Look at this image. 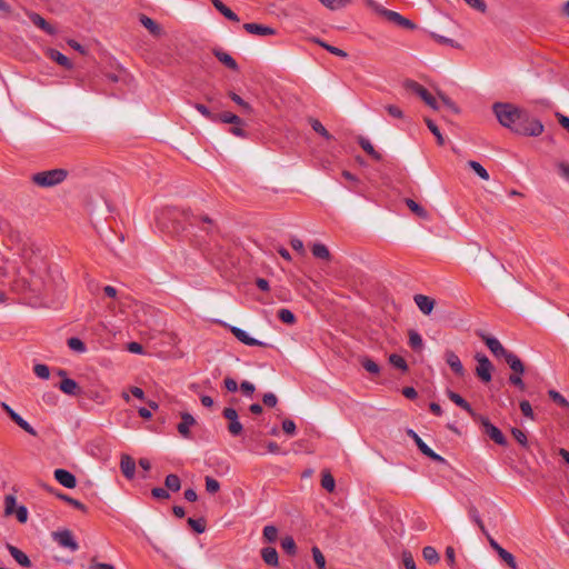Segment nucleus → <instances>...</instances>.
Segmentation results:
<instances>
[{"label":"nucleus","instance_id":"nucleus-1","mask_svg":"<svg viewBox=\"0 0 569 569\" xmlns=\"http://www.w3.org/2000/svg\"><path fill=\"white\" fill-rule=\"evenodd\" d=\"M499 123L515 133L538 137L543 132V124L529 116V113L512 103L496 102L492 106Z\"/></svg>","mask_w":569,"mask_h":569},{"label":"nucleus","instance_id":"nucleus-2","mask_svg":"<svg viewBox=\"0 0 569 569\" xmlns=\"http://www.w3.org/2000/svg\"><path fill=\"white\" fill-rule=\"evenodd\" d=\"M477 335L486 343L493 356L502 357L506 360L512 371L517 373L525 372V366L519 357L513 352L508 351L497 338L490 337L482 332H478Z\"/></svg>","mask_w":569,"mask_h":569},{"label":"nucleus","instance_id":"nucleus-3","mask_svg":"<svg viewBox=\"0 0 569 569\" xmlns=\"http://www.w3.org/2000/svg\"><path fill=\"white\" fill-rule=\"evenodd\" d=\"M98 76V80L93 81V84L97 86L99 82H102V88H97L104 93H109L111 96H117L118 92L122 91L123 87H127L131 77L130 73H96Z\"/></svg>","mask_w":569,"mask_h":569},{"label":"nucleus","instance_id":"nucleus-4","mask_svg":"<svg viewBox=\"0 0 569 569\" xmlns=\"http://www.w3.org/2000/svg\"><path fill=\"white\" fill-rule=\"evenodd\" d=\"M363 1L369 9H371L373 12H376L380 17L385 18L387 21H389L400 28H403V29H409V30L416 29V24L412 21H410L409 19H407L406 17L401 16L400 13H398L396 11L386 9L378 1H376V0H363Z\"/></svg>","mask_w":569,"mask_h":569},{"label":"nucleus","instance_id":"nucleus-5","mask_svg":"<svg viewBox=\"0 0 569 569\" xmlns=\"http://www.w3.org/2000/svg\"><path fill=\"white\" fill-rule=\"evenodd\" d=\"M68 177V171L64 169H51L40 171L31 177V181L41 188H51L62 183Z\"/></svg>","mask_w":569,"mask_h":569},{"label":"nucleus","instance_id":"nucleus-6","mask_svg":"<svg viewBox=\"0 0 569 569\" xmlns=\"http://www.w3.org/2000/svg\"><path fill=\"white\" fill-rule=\"evenodd\" d=\"M473 421L479 423L482 427L483 432L497 445L507 446V439L503 433L500 429L493 426L487 417L478 413Z\"/></svg>","mask_w":569,"mask_h":569},{"label":"nucleus","instance_id":"nucleus-7","mask_svg":"<svg viewBox=\"0 0 569 569\" xmlns=\"http://www.w3.org/2000/svg\"><path fill=\"white\" fill-rule=\"evenodd\" d=\"M475 359L477 360L476 375L482 382L491 381V372L493 366L487 356L477 353Z\"/></svg>","mask_w":569,"mask_h":569},{"label":"nucleus","instance_id":"nucleus-8","mask_svg":"<svg viewBox=\"0 0 569 569\" xmlns=\"http://www.w3.org/2000/svg\"><path fill=\"white\" fill-rule=\"evenodd\" d=\"M222 416L229 420L228 431L231 436L237 437L243 431L242 423L238 420V412L236 409L228 407L222 411Z\"/></svg>","mask_w":569,"mask_h":569},{"label":"nucleus","instance_id":"nucleus-9","mask_svg":"<svg viewBox=\"0 0 569 569\" xmlns=\"http://www.w3.org/2000/svg\"><path fill=\"white\" fill-rule=\"evenodd\" d=\"M181 214L183 216L184 220L191 226H198L200 223H204L206 227H203V230L207 233H210L214 229V223H213L212 219L207 214L196 216L189 210H183L181 212Z\"/></svg>","mask_w":569,"mask_h":569},{"label":"nucleus","instance_id":"nucleus-10","mask_svg":"<svg viewBox=\"0 0 569 569\" xmlns=\"http://www.w3.org/2000/svg\"><path fill=\"white\" fill-rule=\"evenodd\" d=\"M53 539L61 547L68 548L71 551H76L79 548V545L74 540L72 532L70 530H62V531L53 532Z\"/></svg>","mask_w":569,"mask_h":569},{"label":"nucleus","instance_id":"nucleus-11","mask_svg":"<svg viewBox=\"0 0 569 569\" xmlns=\"http://www.w3.org/2000/svg\"><path fill=\"white\" fill-rule=\"evenodd\" d=\"M26 14L28 16V18L31 20V22L36 27H38L46 33L51 34V36L57 33V29L53 26H51L49 22H47L39 13L27 10Z\"/></svg>","mask_w":569,"mask_h":569},{"label":"nucleus","instance_id":"nucleus-12","mask_svg":"<svg viewBox=\"0 0 569 569\" xmlns=\"http://www.w3.org/2000/svg\"><path fill=\"white\" fill-rule=\"evenodd\" d=\"M54 478L60 485L68 489H72L77 486L76 477L66 469H56Z\"/></svg>","mask_w":569,"mask_h":569},{"label":"nucleus","instance_id":"nucleus-13","mask_svg":"<svg viewBox=\"0 0 569 569\" xmlns=\"http://www.w3.org/2000/svg\"><path fill=\"white\" fill-rule=\"evenodd\" d=\"M447 396L455 405L467 411L468 415L472 418V420L476 418L478 413L471 408L470 403L466 401L459 393L448 389Z\"/></svg>","mask_w":569,"mask_h":569},{"label":"nucleus","instance_id":"nucleus-14","mask_svg":"<svg viewBox=\"0 0 569 569\" xmlns=\"http://www.w3.org/2000/svg\"><path fill=\"white\" fill-rule=\"evenodd\" d=\"M230 331L239 341H241L242 343H244L247 346H251V347L252 346H260V347L267 346V343L259 341L254 338H251L244 330H242L238 327H231Z\"/></svg>","mask_w":569,"mask_h":569},{"label":"nucleus","instance_id":"nucleus-15","mask_svg":"<svg viewBox=\"0 0 569 569\" xmlns=\"http://www.w3.org/2000/svg\"><path fill=\"white\" fill-rule=\"evenodd\" d=\"M413 300L417 305V307L419 308V310L423 313V315H430L435 308V305H436V301L435 299L428 297V296H425V295H416L413 297Z\"/></svg>","mask_w":569,"mask_h":569},{"label":"nucleus","instance_id":"nucleus-16","mask_svg":"<svg viewBox=\"0 0 569 569\" xmlns=\"http://www.w3.org/2000/svg\"><path fill=\"white\" fill-rule=\"evenodd\" d=\"M445 359L451 370L462 377L465 375V368L459 359V357L451 350H447L445 353Z\"/></svg>","mask_w":569,"mask_h":569},{"label":"nucleus","instance_id":"nucleus-17","mask_svg":"<svg viewBox=\"0 0 569 569\" xmlns=\"http://www.w3.org/2000/svg\"><path fill=\"white\" fill-rule=\"evenodd\" d=\"M120 469H121L122 475L127 479H133L134 473H136L134 460L129 455L123 453L121 456V460H120Z\"/></svg>","mask_w":569,"mask_h":569},{"label":"nucleus","instance_id":"nucleus-18","mask_svg":"<svg viewBox=\"0 0 569 569\" xmlns=\"http://www.w3.org/2000/svg\"><path fill=\"white\" fill-rule=\"evenodd\" d=\"M243 29L251 34H257L260 37L273 36L276 33L273 28L258 23H244Z\"/></svg>","mask_w":569,"mask_h":569},{"label":"nucleus","instance_id":"nucleus-19","mask_svg":"<svg viewBox=\"0 0 569 569\" xmlns=\"http://www.w3.org/2000/svg\"><path fill=\"white\" fill-rule=\"evenodd\" d=\"M196 423V419L188 412L181 413V422L177 426L178 432L184 437H190V427Z\"/></svg>","mask_w":569,"mask_h":569},{"label":"nucleus","instance_id":"nucleus-20","mask_svg":"<svg viewBox=\"0 0 569 569\" xmlns=\"http://www.w3.org/2000/svg\"><path fill=\"white\" fill-rule=\"evenodd\" d=\"M7 549L9 551V553L11 555V557L22 567L24 568H30L32 566L31 563V560L29 559V557L23 552L21 551L19 548L12 546V545H7Z\"/></svg>","mask_w":569,"mask_h":569},{"label":"nucleus","instance_id":"nucleus-21","mask_svg":"<svg viewBox=\"0 0 569 569\" xmlns=\"http://www.w3.org/2000/svg\"><path fill=\"white\" fill-rule=\"evenodd\" d=\"M403 88L407 91H410L412 93H416L419 96L423 101L430 96V92L421 84L413 80H406L403 82Z\"/></svg>","mask_w":569,"mask_h":569},{"label":"nucleus","instance_id":"nucleus-22","mask_svg":"<svg viewBox=\"0 0 569 569\" xmlns=\"http://www.w3.org/2000/svg\"><path fill=\"white\" fill-rule=\"evenodd\" d=\"M60 390L70 396H77L80 393L79 385L70 378H63L59 385Z\"/></svg>","mask_w":569,"mask_h":569},{"label":"nucleus","instance_id":"nucleus-23","mask_svg":"<svg viewBox=\"0 0 569 569\" xmlns=\"http://www.w3.org/2000/svg\"><path fill=\"white\" fill-rule=\"evenodd\" d=\"M213 7L227 19L239 22V17L230 10L221 0H210Z\"/></svg>","mask_w":569,"mask_h":569},{"label":"nucleus","instance_id":"nucleus-24","mask_svg":"<svg viewBox=\"0 0 569 569\" xmlns=\"http://www.w3.org/2000/svg\"><path fill=\"white\" fill-rule=\"evenodd\" d=\"M359 146L375 160L380 161L382 159L381 153H379L372 146V143L365 137H358Z\"/></svg>","mask_w":569,"mask_h":569},{"label":"nucleus","instance_id":"nucleus-25","mask_svg":"<svg viewBox=\"0 0 569 569\" xmlns=\"http://www.w3.org/2000/svg\"><path fill=\"white\" fill-rule=\"evenodd\" d=\"M216 58L228 69H238V64L236 60L226 51L220 49H216L214 51Z\"/></svg>","mask_w":569,"mask_h":569},{"label":"nucleus","instance_id":"nucleus-26","mask_svg":"<svg viewBox=\"0 0 569 569\" xmlns=\"http://www.w3.org/2000/svg\"><path fill=\"white\" fill-rule=\"evenodd\" d=\"M141 24L153 36L159 37L162 33L161 27L147 16L140 17Z\"/></svg>","mask_w":569,"mask_h":569},{"label":"nucleus","instance_id":"nucleus-27","mask_svg":"<svg viewBox=\"0 0 569 569\" xmlns=\"http://www.w3.org/2000/svg\"><path fill=\"white\" fill-rule=\"evenodd\" d=\"M261 557H262L263 561L269 566L277 567L279 563L278 552L274 548H271V547L263 548L261 550Z\"/></svg>","mask_w":569,"mask_h":569},{"label":"nucleus","instance_id":"nucleus-28","mask_svg":"<svg viewBox=\"0 0 569 569\" xmlns=\"http://www.w3.org/2000/svg\"><path fill=\"white\" fill-rule=\"evenodd\" d=\"M48 57L51 60L56 61L62 68H67V69L72 68V64H71L69 58H67L64 54H62L61 52H59L54 49L48 50Z\"/></svg>","mask_w":569,"mask_h":569},{"label":"nucleus","instance_id":"nucleus-29","mask_svg":"<svg viewBox=\"0 0 569 569\" xmlns=\"http://www.w3.org/2000/svg\"><path fill=\"white\" fill-rule=\"evenodd\" d=\"M406 204L410 209V211L412 213H415L417 217H419L423 220L429 219L428 211L423 207H421L419 203H417L415 200L408 198V199H406Z\"/></svg>","mask_w":569,"mask_h":569},{"label":"nucleus","instance_id":"nucleus-30","mask_svg":"<svg viewBox=\"0 0 569 569\" xmlns=\"http://www.w3.org/2000/svg\"><path fill=\"white\" fill-rule=\"evenodd\" d=\"M217 117H218V121L223 122V123L238 124V126L243 124V121L239 116L231 113L229 111L217 113Z\"/></svg>","mask_w":569,"mask_h":569},{"label":"nucleus","instance_id":"nucleus-31","mask_svg":"<svg viewBox=\"0 0 569 569\" xmlns=\"http://www.w3.org/2000/svg\"><path fill=\"white\" fill-rule=\"evenodd\" d=\"M359 362L362 366V368L368 371L371 375H379L380 373V367L378 363H376L372 359L369 357H360Z\"/></svg>","mask_w":569,"mask_h":569},{"label":"nucleus","instance_id":"nucleus-32","mask_svg":"<svg viewBox=\"0 0 569 569\" xmlns=\"http://www.w3.org/2000/svg\"><path fill=\"white\" fill-rule=\"evenodd\" d=\"M312 254L322 260H330L331 253L329 249L322 243H315L311 248Z\"/></svg>","mask_w":569,"mask_h":569},{"label":"nucleus","instance_id":"nucleus-33","mask_svg":"<svg viewBox=\"0 0 569 569\" xmlns=\"http://www.w3.org/2000/svg\"><path fill=\"white\" fill-rule=\"evenodd\" d=\"M164 486L168 491L170 490V491L177 492L181 488L180 478L174 473H170L166 477Z\"/></svg>","mask_w":569,"mask_h":569},{"label":"nucleus","instance_id":"nucleus-34","mask_svg":"<svg viewBox=\"0 0 569 569\" xmlns=\"http://www.w3.org/2000/svg\"><path fill=\"white\" fill-rule=\"evenodd\" d=\"M422 556L423 559L430 565L437 563L440 559L437 550L431 546H427L422 549Z\"/></svg>","mask_w":569,"mask_h":569},{"label":"nucleus","instance_id":"nucleus-35","mask_svg":"<svg viewBox=\"0 0 569 569\" xmlns=\"http://www.w3.org/2000/svg\"><path fill=\"white\" fill-rule=\"evenodd\" d=\"M309 123H310L311 128L318 134H320L321 137H323L327 140H331L332 139V136L329 133V131L322 126V123L318 119L311 118L309 120Z\"/></svg>","mask_w":569,"mask_h":569},{"label":"nucleus","instance_id":"nucleus-36","mask_svg":"<svg viewBox=\"0 0 569 569\" xmlns=\"http://www.w3.org/2000/svg\"><path fill=\"white\" fill-rule=\"evenodd\" d=\"M409 346L416 350V351H421L422 348H423V341H422V338L421 336L415 331V330H410L409 331Z\"/></svg>","mask_w":569,"mask_h":569},{"label":"nucleus","instance_id":"nucleus-37","mask_svg":"<svg viewBox=\"0 0 569 569\" xmlns=\"http://www.w3.org/2000/svg\"><path fill=\"white\" fill-rule=\"evenodd\" d=\"M11 420L29 435L34 437L38 435L34 428L28 421H26L20 415L17 413Z\"/></svg>","mask_w":569,"mask_h":569},{"label":"nucleus","instance_id":"nucleus-38","mask_svg":"<svg viewBox=\"0 0 569 569\" xmlns=\"http://www.w3.org/2000/svg\"><path fill=\"white\" fill-rule=\"evenodd\" d=\"M321 486L329 492H332L336 488V481L333 476L329 471H323L321 477Z\"/></svg>","mask_w":569,"mask_h":569},{"label":"nucleus","instance_id":"nucleus-39","mask_svg":"<svg viewBox=\"0 0 569 569\" xmlns=\"http://www.w3.org/2000/svg\"><path fill=\"white\" fill-rule=\"evenodd\" d=\"M57 497L82 512L88 511V508L81 501H79L72 497H69L68 495L59 493Z\"/></svg>","mask_w":569,"mask_h":569},{"label":"nucleus","instance_id":"nucleus-40","mask_svg":"<svg viewBox=\"0 0 569 569\" xmlns=\"http://www.w3.org/2000/svg\"><path fill=\"white\" fill-rule=\"evenodd\" d=\"M425 122L428 127V129L433 133V136L436 137L437 139V143L439 146H443L445 144V138L441 134L439 128L437 127V124L431 120V119H428L426 118L425 119Z\"/></svg>","mask_w":569,"mask_h":569},{"label":"nucleus","instance_id":"nucleus-41","mask_svg":"<svg viewBox=\"0 0 569 569\" xmlns=\"http://www.w3.org/2000/svg\"><path fill=\"white\" fill-rule=\"evenodd\" d=\"M470 519L479 527L482 533H486V527L480 518L479 511L475 506H470L468 509Z\"/></svg>","mask_w":569,"mask_h":569},{"label":"nucleus","instance_id":"nucleus-42","mask_svg":"<svg viewBox=\"0 0 569 569\" xmlns=\"http://www.w3.org/2000/svg\"><path fill=\"white\" fill-rule=\"evenodd\" d=\"M326 8L330 10H339L347 7L350 0H319Z\"/></svg>","mask_w":569,"mask_h":569},{"label":"nucleus","instance_id":"nucleus-43","mask_svg":"<svg viewBox=\"0 0 569 569\" xmlns=\"http://www.w3.org/2000/svg\"><path fill=\"white\" fill-rule=\"evenodd\" d=\"M548 396L558 406L569 409V401L560 392H558L556 390H549Z\"/></svg>","mask_w":569,"mask_h":569},{"label":"nucleus","instance_id":"nucleus-44","mask_svg":"<svg viewBox=\"0 0 569 569\" xmlns=\"http://www.w3.org/2000/svg\"><path fill=\"white\" fill-rule=\"evenodd\" d=\"M281 548L288 555H295L297 551V546L292 537L287 536L281 539Z\"/></svg>","mask_w":569,"mask_h":569},{"label":"nucleus","instance_id":"nucleus-45","mask_svg":"<svg viewBox=\"0 0 569 569\" xmlns=\"http://www.w3.org/2000/svg\"><path fill=\"white\" fill-rule=\"evenodd\" d=\"M497 553L511 569H518L516 559L512 553L503 548H501Z\"/></svg>","mask_w":569,"mask_h":569},{"label":"nucleus","instance_id":"nucleus-46","mask_svg":"<svg viewBox=\"0 0 569 569\" xmlns=\"http://www.w3.org/2000/svg\"><path fill=\"white\" fill-rule=\"evenodd\" d=\"M67 345L71 350H73L76 352L82 353L87 350L84 342L81 339L76 338V337L69 338L67 340Z\"/></svg>","mask_w":569,"mask_h":569},{"label":"nucleus","instance_id":"nucleus-47","mask_svg":"<svg viewBox=\"0 0 569 569\" xmlns=\"http://www.w3.org/2000/svg\"><path fill=\"white\" fill-rule=\"evenodd\" d=\"M389 362L393 367L400 369L401 371H407L408 370V365H407L406 360L401 356H399L397 353H392V355L389 356Z\"/></svg>","mask_w":569,"mask_h":569},{"label":"nucleus","instance_id":"nucleus-48","mask_svg":"<svg viewBox=\"0 0 569 569\" xmlns=\"http://www.w3.org/2000/svg\"><path fill=\"white\" fill-rule=\"evenodd\" d=\"M468 166L483 180H489L488 171L477 161H468Z\"/></svg>","mask_w":569,"mask_h":569},{"label":"nucleus","instance_id":"nucleus-49","mask_svg":"<svg viewBox=\"0 0 569 569\" xmlns=\"http://www.w3.org/2000/svg\"><path fill=\"white\" fill-rule=\"evenodd\" d=\"M315 563L319 569H326V558L318 547L311 549Z\"/></svg>","mask_w":569,"mask_h":569},{"label":"nucleus","instance_id":"nucleus-50","mask_svg":"<svg viewBox=\"0 0 569 569\" xmlns=\"http://www.w3.org/2000/svg\"><path fill=\"white\" fill-rule=\"evenodd\" d=\"M407 435L415 441V443L423 455L429 450V447L412 429H408Z\"/></svg>","mask_w":569,"mask_h":569},{"label":"nucleus","instance_id":"nucleus-51","mask_svg":"<svg viewBox=\"0 0 569 569\" xmlns=\"http://www.w3.org/2000/svg\"><path fill=\"white\" fill-rule=\"evenodd\" d=\"M188 525L197 533H202L206 530V520L203 518H199V519L189 518Z\"/></svg>","mask_w":569,"mask_h":569},{"label":"nucleus","instance_id":"nucleus-52","mask_svg":"<svg viewBox=\"0 0 569 569\" xmlns=\"http://www.w3.org/2000/svg\"><path fill=\"white\" fill-rule=\"evenodd\" d=\"M204 482H206V490L209 493L214 495V493H217L220 490V483L214 478H212L210 476H207L204 478Z\"/></svg>","mask_w":569,"mask_h":569},{"label":"nucleus","instance_id":"nucleus-53","mask_svg":"<svg viewBox=\"0 0 569 569\" xmlns=\"http://www.w3.org/2000/svg\"><path fill=\"white\" fill-rule=\"evenodd\" d=\"M278 318L284 322V323H288V325H292L295 323L296 321V317L295 315L289 310V309H280L278 311Z\"/></svg>","mask_w":569,"mask_h":569},{"label":"nucleus","instance_id":"nucleus-54","mask_svg":"<svg viewBox=\"0 0 569 569\" xmlns=\"http://www.w3.org/2000/svg\"><path fill=\"white\" fill-rule=\"evenodd\" d=\"M278 537V529L274 526H266L263 528V538L269 541L273 542L277 540Z\"/></svg>","mask_w":569,"mask_h":569},{"label":"nucleus","instance_id":"nucleus-55","mask_svg":"<svg viewBox=\"0 0 569 569\" xmlns=\"http://www.w3.org/2000/svg\"><path fill=\"white\" fill-rule=\"evenodd\" d=\"M402 562L406 569H417L413 556L410 551H402Z\"/></svg>","mask_w":569,"mask_h":569},{"label":"nucleus","instance_id":"nucleus-56","mask_svg":"<svg viewBox=\"0 0 569 569\" xmlns=\"http://www.w3.org/2000/svg\"><path fill=\"white\" fill-rule=\"evenodd\" d=\"M33 372L41 379H48L50 376L49 367L42 363H38L33 367Z\"/></svg>","mask_w":569,"mask_h":569},{"label":"nucleus","instance_id":"nucleus-57","mask_svg":"<svg viewBox=\"0 0 569 569\" xmlns=\"http://www.w3.org/2000/svg\"><path fill=\"white\" fill-rule=\"evenodd\" d=\"M229 97L231 98V100L233 102H236L239 107L242 108V110L244 112H250L251 111V107L248 102H246L240 96H238L237 93L234 92H230L229 93Z\"/></svg>","mask_w":569,"mask_h":569},{"label":"nucleus","instance_id":"nucleus-58","mask_svg":"<svg viewBox=\"0 0 569 569\" xmlns=\"http://www.w3.org/2000/svg\"><path fill=\"white\" fill-rule=\"evenodd\" d=\"M511 433L513 436V438L525 448H527L528 446V440H527V436L526 433L518 429V428H512L511 429Z\"/></svg>","mask_w":569,"mask_h":569},{"label":"nucleus","instance_id":"nucleus-59","mask_svg":"<svg viewBox=\"0 0 569 569\" xmlns=\"http://www.w3.org/2000/svg\"><path fill=\"white\" fill-rule=\"evenodd\" d=\"M196 109L206 118L210 119L211 121H218L217 113H212L204 104L197 103Z\"/></svg>","mask_w":569,"mask_h":569},{"label":"nucleus","instance_id":"nucleus-60","mask_svg":"<svg viewBox=\"0 0 569 569\" xmlns=\"http://www.w3.org/2000/svg\"><path fill=\"white\" fill-rule=\"evenodd\" d=\"M443 104L450 109L453 113L458 114L460 112L459 107L447 96L442 93H438Z\"/></svg>","mask_w":569,"mask_h":569},{"label":"nucleus","instance_id":"nucleus-61","mask_svg":"<svg viewBox=\"0 0 569 569\" xmlns=\"http://www.w3.org/2000/svg\"><path fill=\"white\" fill-rule=\"evenodd\" d=\"M151 495L153 498L160 499V500H166V499L170 498L169 491L167 489L160 488V487L153 488L151 490Z\"/></svg>","mask_w":569,"mask_h":569},{"label":"nucleus","instance_id":"nucleus-62","mask_svg":"<svg viewBox=\"0 0 569 569\" xmlns=\"http://www.w3.org/2000/svg\"><path fill=\"white\" fill-rule=\"evenodd\" d=\"M469 7L480 12H485L487 10V4L485 0H463Z\"/></svg>","mask_w":569,"mask_h":569},{"label":"nucleus","instance_id":"nucleus-63","mask_svg":"<svg viewBox=\"0 0 569 569\" xmlns=\"http://www.w3.org/2000/svg\"><path fill=\"white\" fill-rule=\"evenodd\" d=\"M262 402L264 403V406L273 408L278 403V398L274 393L267 392L262 396Z\"/></svg>","mask_w":569,"mask_h":569},{"label":"nucleus","instance_id":"nucleus-64","mask_svg":"<svg viewBox=\"0 0 569 569\" xmlns=\"http://www.w3.org/2000/svg\"><path fill=\"white\" fill-rule=\"evenodd\" d=\"M557 168L562 178L569 181V163L565 161H560L557 163Z\"/></svg>","mask_w":569,"mask_h":569}]
</instances>
